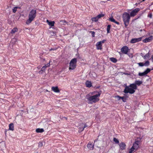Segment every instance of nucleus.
<instances>
[{
    "label": "nucleus",
    "instance_id": "26",
    "mask_svg": "<svg viewBox=\"0 0 153 153\" xmlns=\"http://www.w3.org/2000/svg\"><path fill=\"white\" fill-rule=\"evenodd\" d=\"M110 59L111 61L114 63H116L117 61V59L114 57L110 58Z\"/></svg>",
    "mask_w": 153,
    "mask_h": 153
},
{
    "label": "nucleus",
    "instance_id": "34",
    "mask_svg": "<svg viewBox=\"0 0 153 153\" xmlns=\"http://www.w3.org/2000/svg\"><path fill=\"white\" fill-rule=\"evenodd\" d=\"M113 141L114 142H115L116 143H119V140L117 139L116 138L114 137L113 139Z\"/></svg>",
    "mask_w": 153,
    "mask_h": 153
},
{
    "label": "nucleus",
    "instance_id": "31",
    "mask_svg": "<svg viewBox=\"0 0 153 153\" xmlns=\"http://www.w3.org/2000/svg\"><path fill=\"white\" fill-rule=\"evenodd\" d=\"M18 8H20V7H14V8L13 9V12L14 13H15L17 11V9Z\"/></svg>",
    "mask_w": 153,
    "mask_h": 153
},
{
    "label": "nucleus",
    "instance_id": "4",
    "mask_svg": "<svg viewBox=\"0 0 153 153\" xmlns=\"http://www.w3.org/2000/svg\"><path fill=\"white\" fill-rule=\"evenodd\" d=\"M77 59L76 58L72 59L69 63V69L74 70L76 67Z\"/></svg>",
    "mask_w": 153,
    "mask_h": 153
},
{
    "label": "nucleus",
    "instance_id": "20",
    "mask_svg": "<svg viewBox=\"0 0 153 153\" xmlns=\"http://www.w3.org/2000/svg\"><path fill=\"white\" fill-rule=\"evenodd\" d=\"M47 22L48 23V24L51 27L53 26H54L55 23L54 21H51L50 22L48 20H47Z\"/></svg>",
    "mask_w": 153,
    "mask_h": 153
},
{
    "label": "nucleus",
    "instance_id": "17",
    "mask_svg": "<svg viewBox=\"0 0 153 153\" xmlns=\"http://www.w3.org/2000/svg\"><path fill=\"white\" fill-rule=\"evenodd\" d=\"M86 86L87 87L90 88L92 86L91 82L89 81H87L85 82Z\"/></svg>",
    "mask_w": 153,
    "mask_h": 153
},
{
    "label": "nucleus",
    "instance_id": "48",
    "mask_svg": "<svg viewBox=\"0 0 153 153\" xmlns=\"http://www.w3.org/2000/svg\"><path fill=\"white\" fill-rule=\"evenodd\" d=\"M117 98V100H118V99H119V98Z\"/></svg>",
    "mask_w": 153,
    "mask_h": 153
},
{
    "label": "nucleus",
    "instance_id": "8",
    "mask_svg": "<svg viewBox=\"0 0 153 153\" xmlns=\"http://www.w3.org/2000/svg\"><path fill=\"white\" fill-rule=\"evenodd\" d=\"M129 51V49L128 47L126 46H123L121 49V52L124 54H128V53Z\"/></svg>",
    "mask_w": 153,
    "mask_h": 153
},
{
    "label": "nucleus",
    "instance_id": "46",
    "mask_svg": "<svg viewBox=\"0 0 153 153\" xmlns=\"http://www.w3.org/2000/svg\"><path fill=\"white\" fill-rule=\"evenodd\" d=\"M151 59L153 60V55L151 57Z\"/></svg>",
    "mask_w": 153,
    "mask_h": 153
},
{
    "label": "nucleus",
    "instance_id": "11",
    "mask_svg": "<svg viewBox=\"0 0 153 153\" xmlns=\"http://www.w3.org/2000/svg\"><path fill=\"white\" fill-rule=\"evenodd\" d=\"M153 39L152 36H150L149 37L145 38V39L143 40V42L144 43H147L150 42L151 40Z\"/></svg>",
    "mask_w": 153,
    "mask_h": 153
},
{
    "label": "nucleus",
    "instance_id": "25",
    "mask_svg": "<svg viewBox=\"0 0 153 153\" xmlns=\"http://www.w3.org/2000/svg\"><path fill=\"white\" fill-rule=\"evenodd\" d=\"M18 30L17 27L14 28L12 30L11 32V34L14 33H15L18 31Z\"/></svg>",
    "mask_w": 153,
    "mask_h": 153
},
{
    "label": "nucleus",
    "instance_id": "37",
    "mask_svg": "<svg viewBox=\"0 0 153 153\" xmlns=\"http://www.w3.org/2000/svg\"><path fill=\"white\" fill-rule=\"evenodd\" d=\"M89 32H90V33H91V35H92V37H94L95 34V32H94L92 31H90Z\"/></svg>",
    "mask_w": 153,
    "mask_h": 153
},
{
    "label": "nucleus",
    "instance_id": "49",
    "mask_svg": "<svg viewBox=\"0 0 153 153\" xmlns=\"http://www.w3.org/2000/svg\"><path fill=\"white\" fill-rule=\"evenodd\" d=\"M40 143H41V144H42V142H41V143L40 142Z\"/></svg>",
    "mask_w": 153,
    "mask_h": 153
},
{
    "label": "nucleus",
    "instance_id": "19",
    "mask_svg": "<svg viewBox=\"0 0 153 153\" xmlns=\"http://www.w3.org/2000/svg\"><path fill=\"white\" fill-rule=\"evenodd\" d=\"M128 86L132 89H133L134 90L136 89L137 88V86L135 84H131Z\"/></svg>",
    "mask_w": 153,
    "mask_h": 153
},
{
    "label": "nucleus",
    "instance_id": "22",
    "mask_svg": "<svg viewBox=\"0 0 153 153\" xmlns=\"http://www.w3.org/2000/svg\"><path fill=\"white\" fill-rule=\"evenodd\" d=\"M142 83V81L139 80H136L135 82V84H136V85H137L138 86H140Z\"/></svg>",
    "mask_w": 153,
    "mask_h": 153
},
{
    "label": "nucleus",
    "instance_id": "50",
    "mask_svg": "<svg viewBox=\"0 0 153 153\" xmlns=\"http://www.w3.org/2000/svg\"><path fill=\"white\" fill-rule=\"evenodd\" d=\"M145 1V0H143V1Z\"/></svg>",
    "mask_w": 153,
    "mask_h": 153
},
{
    "label": "nucleus",
    "instance_id": "1",
    "mask_svg": "<svg viewBox=\"0 0 153 153\" xmlns=\"http://www.w3.org/2000/svg\"><path fill=\"white\" fill-rule=\"evenodd\" d=\"M100 92L94 91L90 92L86 96V98L90 103H96L100 100L99 97L101 95Z\"/></svg>",
    "mask_w": 153,
    "mask_h": 153
},
{
    "label": "nucleus",
    "instance_id": "6",
    "mask_svg": "<svg viewBox=\"0 0 153 153\" xmlns=\"http://www.w3.org/2000/svg\"><path fill=\"white\" fill-rule=\"evenodd\" d=\"M139 8H137L132 10L130 13V15L131 17H134L137 14L140 10Z\"/></svg>",
    "mask_w": 153,
    "mask_h": 153
},
{
    "label": "nucleus",
    "instance_id": "28",
    "mask_svg": "<svg viewBox=\"0 0 153 153\" xmlns=\"http://www.w3.org/2000/svg\"><path fill=\"white\" fill-rule=\"evenodd\" d=\"M98 19L97 16L91 18V20L93 22H96L98 21Z\"/></svg>",
    "mask_w": 153,
    "mask_h": 153
},
{
    "label": "nucleus",
    "instance_id": "5",
    "mask_svg": "<svg viewBox=\"0 0 153 153\" xmlns=\"http://www.w3.org/2000/svg\"><path fill=\"white\" fill-rule=\"evenodd\" d=\"M135 92V91L133 89L131 88L129 86H126L123 91L125 93H129L130 94H133Z\"/></svg>",
    "mask_w": 153,
    "mask_h": 153
},
{
    "label": "nucleus",
    "instance_id": "13",
    "mask_svg": "<svg viewBox=\"0 0 153 153\" xmlns=\"http://www.w3.org/2000/svg\"><path fill=\"white\" fill-rule=\"evenodd\" d=\"M97 49L98 50H101L102 49V45L100 43V42H98L96 44Z\"/></svg>",
    "mask_w": 153,
    "mask_h": 153
},
{
    "label": "nucleus",
    "instance_id": "7",
    "mask_svg": "<svg viewBox=\"0 0 153 153\" xmlns=\"http://www.w3.org/2000/svg\"><path fill=\"white\" fill-rule=\"evenodd\" d=\"M152 70L153 69H151L150 68H147L144 72L143 73H139L138 75L140 76H146L149 73L151 70Z\"/></svg>",
    "mask_w": 153,
    "mask_h": 153
},
{
    "label": "nucleus",
    "instance_id": "2",
    "mask_svg": "<svg viewBox=\"0 0 153 153\" xmlns=\"http://www.w3.org/2000/svg\"><path fill=\"white\" fill-rule=\"evenodd\" d=\"M36 13L35 9H32L30 11L28 16V19L26 22L27 25H29L34 20L36 17Z\"/></svg>",
    "mask_w": 153,
    "mask_h": 153
},
{
    "label": "nucleus",
    "instance_id": "30",
    "mask_svg": "<svg viewBox=\"0 0 153 153\" xmlns=\"http://www.w3.org/2000/svg\"><path fill=\"white\" fill-rule=\"evenodd\" d=\"M149 65L150 62L148 61H146L145 63H144V65L146 66H149Z\"/></svg>",
    "mask_w": 153,
    "mask_h": 153
},
{
    "label": "nucleus",
    "instance_id": "23",
    "mask_svg": "<svg viewBox=\"0 0 153 153\" xmlns=\"http://www.w3.org/2000/svg\"><path fill=\"white\" fill-rule=\"evenodd\" d=\"M150 55L149 53H146L145 55L143 56V57L144 59H147L149 57Z\"/></svg>",
    "mask_w": 153,
    "mask_h": 153
},
{
    "label": "nucleus",
    "instance_id": "12",
    "mask_svg": "<svg viewBox=\"0 0 153 153\" xmlns=\"http://www.w3.org/2000/svg\"><path fill=\"white\" fill-rule=\"evenodd\" d=\"M139 143V142L137 141H136L135 143H133L132 146L134 148V149H135V150H137L138 148Z\"/></svg>",
    "mask_w": 153,
    "mask_h": 153
},
{
    "label": "nucleus",
    "instance_id": "36",
    "mask_svg": "<svg viewBox=\"0 0 153 153\" xmlns=\"http://www.w3.org/2000/svg\"><path fill=\"white\" fill-rule=\"evenodd\" d=\"M137 64L139 65V66L142 67L144 66V63L143 62H139L137 63Z\"/></svg>",
    "mask_w": 153,
    "mask_h": 153
},
{
    "label": "nucleus",
    "instance_id": "15",
    "mask_svg": "<svg viewBox=\"0 0 153 153\" xmlns=\"http://www.w3.org/2000/svg\"><path fill=\"white\" fill-rule=\"evenodd\" d=\"M94 144L89 142L87 145V147L90 150H93L94 148Z\"/></svg>",
    "mask_w": 153,
    "mask_h": 153
},
{
    "label": "nucleus",
    "instance_id": "32",
    "mask_svg": "<svg viewBox=\"0 0 153 153\" xmlns=\"http://www.w3.org/2000/svg\"><path fill=\"white\" fill-rule=\"evenodd\" d=\"M115 98H119V99H118V100H119L120 99H122V100H123L124 99V97H121L117 95V96H115Z\"/></svg>",
    "mask_w": 153,
    "mask_h": 153
},
{
    "label": "nucleus",
    "instance_id": "3",
    "mask_svg": "<svg viewBox=\"0 0 153 153\" xmlns=\"http://www.w3.org/2000/svg\"><path fill=\"white\" fill-rule=\"evenodd\" d=\"M130 15L127 12H124L123 14L122 18L125 27L128 26L130 19Z\"/></svg>",
    "mask_w": 153,
    "mask_h": 153
},
{
    "label": "nucleus",
    "instance_id": "35",
    "mask_svg": "<svg viewBox=\"0 0 153 153\" xmlns=\"http://www.w3.org/2000/svg\"><path fill=\"white\" fill-rule=\"evenodd\" d=\"M104 16V15L102 14H101L98 15L97 16V18H98V19L101 17H103Z\"/></svg>",
    "mask_w": 153,
    "mask_h": 153
},
{
    "label": "nucleus",
    "instance_id": "39",
    "mask_svg": "<svg viewBox=\"0 0 153 153\" xmlns=\"http://www.w3.org/2000/svg\"><path fill=\"white\" fill-rule=\"evenodd\" d=\"M148 17L150 18H152V13H150L148 15Z\"/></svg>",
    "mask_w": 153,
    "mask_h": 153
},
{
    "label": "nucleus",
    "instance_id": "14",
    "mask_svg": "<svg viewBox=\"0 0 153 153\" xmlns=\"http://www.w3.org/2000/svg\"><path fill=\"white\" fill-rule=\"evenodd\" d=\"M51 90L52 91L56 93H59L60 92V90L57 86H53L52 87Z\"/></svg>",
    "mask_w": 153,
    "mask_h": 153
},
{
    "label": "nucleus",
    "instance_id": "38",
    "mask_svg": "<svg viewBox=\"0 0 153 153\" xmlns=\"http://www.w3.org/2000/svg\"><path fill=\"white\" fill-rule=\"evenodd\" d=\"M50 65V62H49L48 63V64H46L45 65V66H45V67L46 68L47 67H49Z\"/></svg>",
    "mask_w": 153,
    "mask_h": 153
},
{
    "label": "nucleus",
    "instance_id": "18",
    "mask_svg": "<svg viewBox=\"0 0 153 153\" xmlns=\"http://www.w3.org/2000/svg\"><path fill=\"white\" fill-rule=\"evenodd\" d=\"M109 21L114 22L118 25H120V23L118 22H117L113 18V17H110L109 19Z\"/></svg>",
    "mask_w": 153,
    "mask_h": 153
},
{
    "label": "nucleus",
    "instance_id": "44",
    "mask_svg": "<svg viewBox=\"0 0 153 153\" xmlns=\"http://www.w3.org/2000/svg\"><path fill=\"white\" fill-rule=\"evenodd\" d=\"M123 102H126V99L125 100H124V99L123 100Z\"/></svg>",
    "mask_w": 153,
    "mask_h": 153
},
{
    "label": "nucleus",
    "instance_id": "43",
    "mask_svg": "<svg viewBox=\"0 0 153 153\" xmlns=\"http://www.w3.org/2000/svg\"><path fill=\"white\" fill-rule=\"evenodd\" d=\"M54 50V49H52V48H51V49L50 50V51H51L52 50Z\"/></svg>",
    "mask_w": 153,
    "mask_h": 153
},
{
    "label": "nucleus",
    "instance_id": "27",
    "mask_svg": "<svg viewBox=\"0 0 153 153\" xmlns=\"http://www.w3.org/2000/svg\"><path fill=\"white\" fill-rule=\"evenodd\" d=\"M111 25H108L107 26V31L108 33H110V30L111 28Z\"/></svg>",
    "mask_w": 153,
    "mask_h": 153
},
{
    "label": "nucleus",
    "instance_id": "29",
    "mask_svg": "<svg viewBox=\"0 0 153 153\" xmlns=\"http://www.w3.org/2000/svg\"><path fill=\"white\" fill-rule=\"evenodd\" d=\"M135 151V149H134V148L132 146L131 148L130 149L129 153H132L133 152Z\"/></svg>",
    "mask_w": 153,
    "mask_h": 153
},
{
    "label": "nucleus",
    "instance_id": "41",
    "mask_svg": "<svg viewBox=\"0 0 153 153\" xmlns=\"http://www.w3.org/2000/svg\"><path fill=\"white\" fill-rule=\"evenodd\" d=\"M87 127V125L86 124H85V125H84V127H83V128H82V129L81 130V131H83L84 130V128H85L86 127Z\"/></svg>",
    "mask_w": 153,
    "mask_h": 153
},
{
    "label": "nucleus",
    "instance_id": "10",
    "mask_svg": "<svg viewBox=\"0 0 153 153\" xmlns=\"http://www.w3.org/2000/svg\"><path fill=\"white\" fill-rule=\"evenodd\" d=\"M120 149L121 150H123L126 148V145L124 143L121 142L119 144Z\"/></svg>",
    "mask_w": 153,
    "mask_h": 153
},
{
    "label": "nucleus",
    "instance_id": "45",
    "mask_svg": "<svg viewBox=\"0 0 153 153\" xmlns=\"http://www.w3.org/2000/svg\"><path fill=\"white\" fill-rule=\"evenodd\" d=\"M63 22L64 23H65H65H67V22H66V21H65V20H63Z\"/></svg>",
    "mask_w": 153,
    "mask_h": 153
},
{
    "label": "nucleus",
    "instance_id": "16",
    "mask_svg": "<svg viewBox=\"0 0 153 153\" xmlns=\"http://www.w3.org/2000/svg\"><path fill=\"white\" fill-rule=\"evenodd\" d=\"M9 130L13 131L14 130V125L13 123H11L9 125Z\"/></svg>",
    "mask_w": 153,
    "mask_h": 153
},
{
    "label": "nucleus",
    "instance_id": "40",
    "mask_svg": "<svg viewBox=\"0 0 153 153\" xmlns=\"http://www.w3.org/2000/svg\"><path fill=\"white\" fill-rule=\"evenodd\" d=\"M105 41H106L104 39V40H103L102 41H100L99 42H100V43L102 44L104 43L105 42Z\"/></svg>",
    "mask_w": 153,
    "mask_h": 153
},
{
    "label": "nucleus",
    "instance_id": "21",
    "mask_svg": "<svg viewBox=\"0 0 153 153\" xmlns=\"http://www.w3.org/2000/svg\"><path fill=\"white\" fill-rule=\"evenodd\" d=\"M44 130L43 128H37L36 131L37 133H42L44 131Z\"/></svg>",
    "mask_w": 153,
    "mask_h": 153
},
{
    "label": "nucleus",
    "instance_id": "24",
    "mask_svg": "<svg viewBox=\"0 0 153 153\" xmlns=\"http://www.w3.org/2000/svg\"><path fill=\"white\" fill-rule=\"evenodd\" d=\"M45 69L46 68L45 66H43L41 69V70L39 71V74H42L43 72H44L45 71Z\"/></svg>",
    "mask_w": 153,
    "mask_h": 153
},
{
    "label": "nucleus",
    "instance_id": "9",
    "mask_svg": "<svg viewBox=\"0 0 153 153\" xmlns=\"http://www.w3.org/2000/svg\"><path fill=\"white\" fill-rule=\"evenodd\" d=\"M142 39V37L132 39L130 41V43H131L133 44L138 42L141 41Z\"/></svg>",
    "mask_w": 153,
    "mask_h": 153
},
{
    "label": "nucleus",
    "instance_id": "47",
    "mask_svg": "<svg viewBox=\"0 0 153 153\" xmlns=\"http://www.w3.org/2000/svg\"><path fill=\"white\" fill-rule=\"evenodd\" d=\"M98 139V138H97V139L95 140L94 141V142H95L96 141H97V140Z\"/></svg>",
    "mask_w": 153,
    "mask_h": 153
},
{
    "label": "nucleus",
    "instance_id": "33",
    "mask_svg": "<svg viewBox=\"0 0 153 153\" xmlns=\"http://www.w3.org/2000/svg\"><path fill=\"white\" fill-rule=\"evenodd\" d=\"M115 98H119V99H118V100H119L120 99H122V100H123L124 99V97H121L117 95V96H115Z\"/></svg>",
    "mask_w": 153,
    "mask_h": 153
},
{
    "label": "nucleus",
    "instance_id": "42",
    "mask_svg": "<svg viewBox=\"0 0 153 153\" xmlns=\"http://www.w3.org/2000/svg\"><path fill=\"white\" fill-rule=\"evenodd\" d=\"M82 128H83V127L82 128V127H79V129L80 130H81H81L82 129Z\"/></svg>",
    "mask_w": 153,
    "mask_h": 153
}]
</instances>
